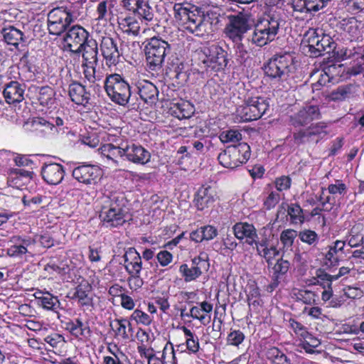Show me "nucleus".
Wrapping results in <instances>:
<instances>
[{
  "label": "nucleus",
  "instance_id": "69168bd1",
  "mask_svg": "<svg viewBox=\"0 0 364 364\" xmlns=\"http://www.w3.org/2000/svg\"><path fill=\"white\" fill-rule=\"evenodd\" d=\"M278 255V250L276 249L275 247L272 246L269 248L268 247L266 249H262L261 255H259L266 259V262H267L268 265H270L272 264L271 259Z\"/></svg>",
  "mask_w": 364,
  "mask_h": 364
},
{
  "label": "nucleus",
  "instance_id": "393cba45",
  "mask_svg": "<svg viewBox=\"0 0 364 364\" xmlns=\"http://www.w3.org/2000/svg\"><path fill=\"white\" fill-rule=\"evenodd\" d=\"M68 92L71 100L77 105H85L90 100V92L78 82H73L69 85Z\"/></svg>",
  "mask_w": 364,
  "mask_h": 364
},
{
  "label": "nucleus",
  "instance_id": "f8f14e48",
  "mask_svg": "<svg viewBox=\"0 0 364 364\" xmlns=\"http://www.w3.org/2000/svg\"><path fill=\"white\" fill-rule=\"evenodd\" d=\"M72 175L80 183L92 185L100 179L102 169L95 165L83 164L75 167Z\"/></svg>",
  "mask_w": 364,
  "mask_h": 364
},
{
  "label": "nucleus",
  "instance_id": "4d7b16f0",
  "mask_svg": "<svg viewBox=\"0 0 364 364\" xmlns=\"http://www.w3.org/2000/svg\"><path fill=\"white\" fill-rule=\"evenodd\" d=\"M204 240H210L218 235L217 229L212 225H205L200 228Z\"/></svg>",
  "mask_w": 364,
  "mask_h": 364
},
{
  "label": "nucleus",
  "instance_id": "bf43d9fd",
  "mask_svg": "<svg viewBox=\"0 0 364 364\" xmlns=\"http://www.w3.org/2000/svg\"><path fill=\"white\" fill-rule=\"evenodd\" d=\"M347 187L346 184L340 181H336L335 184H330L328 187V193L331 194H344L346 192Z\"/></svg>",
  "mask_w": 364,
  "mask_h": 364
},
{
  "label": "nucleus",
  "instance_id": "c85d7f7f",
  "mask_svg": "<svg viewBox=\"0 0 364 364\" xmlns=\"http://www.w3.org/2000/svg\"><path fill=\"white\" fill-rule=\"evenodd\" d=\"M264 29L265 28H259V26L255 24L254 31L248 37L247 40L259 47L264 46L274 41V39H272V36H267V35L269 36V33L265 31Z\"/></svg>",
  "mask_w": 364,
  "mask_h": 364
},
{
  "label": "nucleus",
  "instance_id": "a211bd4d",
  "mask_svg": "<svg viewBox=\"0 0 364 364\" xmlns=\"http://www.w3.org/2000/svg\"><path fill=\"white\" fill-rule=\"evenodd\" d=\"M233 233L239 240H245V243L254 246L257 243L258 235L257 230L252 224L248 223H237L232 227Z\"/></svg>",
  "mask_w": 364,
  "mask_h": 364
},
{
  "label": "nucleus",
  "instance_id": "f3484780",
  "mask_svg": "<svg viewBox=\"0 0 364 364\" xmlns=\"http://www.w3.org/2000/svg\"><path fill=\"white\" fill-rule=\"evenodd\" d=\"M41 173L43 179L49 185L60 183L65 176L63 166L58 163L44 164Z\"/></svg>",
  "mask_w": 364,
  "mask_h": 364
},
{
  "label": "nucleus",
  "instance_id": "ea45409f",
  "mask_svg": "<svg viewBox=\"0 0 364 364\" xmlns=\"http://www.w3.org/2000/svg\"><path fill=\"white\" fill-rule=\"evenodd\" d=\"M219 138L223 143L237 142L242 139V134L237 130L230 129L221 132Z\"/></svg>",
  "mask_w": 364,
  "mask_h": 364
},
{
  "label": "nucleus",
  "instance_id": "1a4fd4ad",
  "mask_svg": "<svg viewBox=\"0 0 364 364\" xmlns=\"http://www.w3.org/2000/svg\"><path fill=\"white\" fill-rule=\"evenodd\" d=\"M336 43L333 38L323 32L316 29L308 39L309 52L311 57H319L325 53L330 54L336 48Z\"/></svg>",
  "mask_w": 364,
  "mask_h": 364
},
{
  "label": "nucleus",
  "instance_id": "052dcab7",
  "mask_svg": "<svg viewBox=\"0 0 364 364\" xmlns=\"http://www.w3.org/2000/svg\"><path fill=\"white\" fill-rule=\"evenodd\" d=\"M124 262H141L140 255L134 247H129L124 255Z\"/></svg>",
  "mask_w": 364,
  "mask_h": 364
},
{
  "label": "nucleus",
  "instance_id": "a19ab883",
  "mask_svg": "<svg viewBox=\"0 0 364 364\" xmlns=\"http://www.w3.org/2000/svg\"><path fill=\"white\" fill-rule=\"evenodd\" d=\"M351 85L338 87L336 90L332 92L331 98L334 101H342L349 98L351 95Z\"/></svg>",
  "mask_w": 364,
  "mask_h": 364
},
{
  "label": "nucleus",
  "instance_id": "20e7f679",
  "mask_svg": "<svg viewBox=\"0 0 364 364\" xmlns=\"http://www.w3.org/2000/svg\"><path fill=\"white\" fill-rule=\"evenodd\" d=\"M105 90L111 100L121 106H126L132 99L131 87L119 74H112L105 81Z\"/></svg>",
  "mask_w": 364,
  "mask_h": 364
},
{
  "label": "nucleus",
  "instance_id": "72a5a7b5",
  "mask_svg": "<svg viewBox=\"0 0 364 364\" xmlns=\"http://www.w3.org/2000/svg\"><path fill=\"white\" fill-rule=\"evenodd\" d=\"M119 24L125 28V33H132L134 36H137L139 33V23L134 17L127 16L122 19V22Z\"/></svg>",
  "mask_w": 364,
  "mask_h": 364
},
{
  "label": "nucleus",
  "instance_id": "864d4df0",
  "mask_svg": "<svg viewBox=\"0 0 364 364\" xmlns=\"http://www.w3.org/2000/svg\"><path fill=\"white\" fill-rule=\"evenodd\" d=\"M16 243L11 245L7 250L8 255L11 257H21L23 255L28 252V249L25 248L23 245L16 242Z\"/></svg>",
  "mask_w": 364,
  "mask_h": 364
},
{
  "label": "nucleus",
  "instance_id": "cd10ccee",
  "mask_svg": "<svg viewBox=\"0 0 364 364\" xmlns=\"http://www.w3.org/2000/svg\"><path fill=\"white\" fill-rule=\"evenodd\" d=\"M34 92L41 105L48 107L54 103L55 91L52 87L49 86L36 87Z\"/></svg>",
  "mask_w": 364,
  "mask_h": 364
},
{
  "label": "nucleus",
  "instance_id": "0eeeda50",
  "mask_svg": "<svg viewBox=\"0 0 364 364\" xmlns=\"http://www.w3.org/2000/svg\"><path fill=\"white\" fill-rule=\"evenodd\" d=\"M250 157V147L246 143L230 146L223 150L218 156L219 163L228 168H235L247 161Z\"/></svg>",
  "mask_w": 364,
  "mask_h": 364
},
{
  "label": "nucleus",
  "instance_id": "bb28decb",
  "mask_svg": "<svg viewBox=\"0 0 364 364\" xmlns=\"http://www.w3.org/2000/svg\"><path fill=\"white\" fill-rule=\"evenodd\" d=\"M91 289L92 287L88 283L79 284L76 287L75 291L71 298L73 299H77L81 306L87 307L92 306V298L89 296Z\"/></svg>",
  "mask_w": 364,
  "mask_h": 364
},
{
  "label": "nucleus",
  "instance_id": "423d86ee",
  "mask_svg": "<svg viewBox=\"0 0 364 364\" xmlns=\"http://www.w3.org/2000/svg\"><path fill=\"white\" fill-rule=\"evenodd\" d=\"M204 58L199 66L208 72H218L224 70L228 63V53L218 44L204 47L201 50Z\"/></svg>",
  "mask_w": 364,
  "mask_h": 364
},
{
  "label": "nucleus",
  "instance_id": "e433bc0d",
  "mask_svg": "<svg viewBox=\"0 0 364 364\" xmlns=\"http://www.w3.org/2000/svg\"><path fill=\"white\" fill-rule=\"evenodd\" d=\"M326 127V124L324 122H318L308 128L312 139H314L315 143H318L321 139L327 134V132L325 130Z\"/></svg>",
  "mask_w": 364,
  "mask_h": 364
},
{
  "label": "nucleus",
  "instance_id": "c756f323",
  "mask_svg": "<svg viewBox=\"0 0 364 364\" xmlns=\"http://www.w3.org/2000/svg\"><path fill=\"white\" fill-rule=\"evenodd\" d=\"M205 267L204 266L199 267L196 264H192V267H189L188 264H183L180 266L179 271L184 277L185 281L188 282L199 277L203 272L202 268Z\"/></svg>",
  "mask_w": 364,
  "mask_h": 364
},
{
  "label": "nucleus",
  "instance_id": "e2e57ef3",
  "mask_svg": "<svg viewBox=\"0 0 364 364\" xmlns=\"http://www.w3.org/2000/svg\"><path fill=\"white\" fill-rule=\"evenodd\" d=\"M291 178L289 176H282L275 181V186L279 191L287 190L291 186Z\"/></svg>",
  "mask_w": 364,
  "mask_h": 364
},
{
  "label": "nucleus",
  "instance_id": "c03bdc74",
  "mask_svg": "<svg viewBox=\"0 0 364 364\" xmlns=\"http://www.w3.org/2000/svg\"><path fill=\"white\" fill-rule=\"evenodd\" d=\"M131 319L134 320L137 323H141L145 326L150 325L152 321L149 315L139 309H136L132 313Z\"/></svg>",
  "mask_w": 364,
  "mask_h": 364
},
{
  "label": "nucleus",
  "instance_id": "5fc2aeb1",
  "mask_svg": "<svg viewBox=\"0 0 364 364\" xmlns=\"http://www.w3.org/2000/svg\"><path fill=\"white\" fill-rule=\"evenodd\" d=\"M192 264H196V266L200 267H205V268H202L203 271H208L210 267V264L208 262V256L205 252H201L200 255L193 258L192 259Z\"/></svg>",
  "mask_w": 364,
  "mask_h": 364
},
{
  "label": "nucleus",
  "instance_id": "6e6d98bb",
  "mask_svg": "<svg viewBox=\"0 0 364 364\" xmlns=\"http://www.w3.org/2000/svg\"><path fill=\"white\" fill-rule=\"evenodd\" d=\"M299 236L302 242L308 243L309 245H312L318 239V235L316 232L310 230H305L300 232Z\"/></svg>",
  "mask_w": 364,
  "mask_h": 364
},
{
  "label": "nucleus",
  "instance_id": "4be33fe9",
  "mask_svg": "<svg viewBox=\"0 0 364 364\" xmlns=\"http://www.w3.org/2000/svg\"><path fill=\"white\" fill-rule=\"evenodd\" d=\"M4 41L8 45L18 48L19 45H24L26 42V37L24 33L14 26L4 27L1 30Z\"/></svg>",
  "mask_w": 364,
  "mask_h": 364
},
{
  "label": "nucleus",
  "instance_id": "4468645a",
  "mask_svg": "<svg viewBox=\"0 0 364 364\" xmlns=\"http://www.w3.org/2000/svg\"><path fill=\"white\" fill-rule=\"evenodd\" d=\"M92 38L90 33L81 26L75 25L67 31L64 36V41L70 50L73 47L82 48V46Z\"/></svg>",
  "mask_w": 364,
  "mask_h": 364
},
{
  "label": "nucleus",
  "instance_id": "37998d69",
  "mask_svg": "<svg viewBox=\"0 0 364 364\" xmlns=\"http://www.w3.org/2000/svg\"><path fill=\"white\" fill-rule=\"evenodd\" d=\"M126 322L125 319H115L110 323V326L115 331V334L122 336L124 339L129 338L126 331Z\"/></svg>",
  "mask_w": 364,
  "mask_h": 364
},
{
  "label": "nucleus",
  "instance_id": "79ce46f5",
  "mask_svg": "<svg viewBox=\"0 0 364 364\" xmlns=\"http://www.w3.org/2000/svg\"><path fill=\"white\" fill-rule=\"evenodd\" d=\"M136 14H138L139 18H141L147 21H151L154 18L152 9L149 6L147 2H145L143 0L141 4L139 6Z\"/></svg>",
  "mask_w": 364,
  "mask_h": 364
},
{
  "label": "nucleus",
  "instance_id": "8fccbe9b",
  "mask_svg": "<svg viewBox=\"0 0 364 364\" xmlns=\"http://www.w3.org/2000/svg\"><path fill=\"white\" fill-rule=\"evenodd\" d=\"M290 264L287 260L283 259L282 258L278 259L276 264L273 267L274 275H284L285 274L289 269Z\"/></svg>",
  "mask_w": 364,
  "mask_h": 364
},
{
  "label": "nucleus",
  "instance_id": "13d9d810",
  "mask_svg": "<svg viewBox=\"0 0 364 364\" xmlns=\"http://www.w3.org/2000/svg\"><path fill=\"white\" fill-rule=\"evenodd\" d=\"M306 0H294L292 3V8L294 11L299 13H311L313 11L310 10L309 5H307Z\"/></svg>",
  "mask_w": 364,
  "mask_h": 364
},
{
  "label": "nucleus",
  "instance_id": "774afa93",
  "mask_svg": "<svg viewBox=\"0 0 364 364\" xmlns=\"http://www.w3.org/2000/svg\"><path fill=\"white\" fill-rule=\"evenodd\" d=\"M156 257L159 264L165 267L172 261L173 256L168 251L163 250L158 253Z\"/></svg>",
  "mask_w": 364,
  "mask_h": 364
},
{
  "label": "nucleus",
  "instance_id": "7c9ffc66",
  "mask_svg": "<svg viewBox=\"0 0 364 364\" xmlns=\"http://www.w3.org/2000/svg\"><path fill=\"white\" fill-rule=\"evenodd\" d=\"M267 356L273 364H292L291 360L277 348L269 349Z\"/></svg>",
  "mask_w": 364,
  "mask_h": 364
},
{
  "label": "nucleus",
  "instance_id": "6ab92c4d",
  "mask_svg": "<svg viewBox=\"0 0 364 364\" xmlns=\"http://www.w3.org/2000/svg\"><path fill=\"white\" fill-rule=\"evenodd\" d=\"M26 85L18 81H10L6 83L2 91L5 101L8 104L22 102L24 99Z\"/></svg>",
  "mask_w": 364,
  "mask_h": 364
},
{
  "label": "nucleus",
  "instance_id": "a18cd8bd",
  "mask_svg": "<svg viewBox=\"0 0 364 364\" xmlns=\"http://www.w3.org/2000/svg\"><path fill=\"white\" fill-rule=\"evenodd\" d=\"M296 231L292 229H287L282 232L280 235L281 242L285 247H291L296 237Z\"/></svg>",
  "mask_w": 364,
  "mask_h": 364
},
{
  "label": "nucleus",
  "instance_id": "9b49d317",
  "mask_svg": "<svg viewBox=\"0 0 364 364\" xmlns=\"http://www.w3.org/2000/svg\"><path fill=\"white\" fill-rule=\"evenodd\" d=\"M228 22L224 28V34L232 42L242 41L244 35L251 29L249 20L242 15L228 16Z\"/></svg>",
  "mask_w": 364,
  "mask_h": 364
},
{
  "label": "nucleus",
  "instance_id": "680f3d73",
  "mask_svg": "<svg viewBox=\"0 0 364 364\" xmlns=\"http://www.w3.org/2000/svg\"><path fill=\"white\" fill-rule=\"evenodd\" d=\"M140 274H131L128 278L129 286L131 289L136 290L144 284L143 279L140 277Z\"/></svg>",
  "mask_w": 364,
  "mask_h": 364
},
{
  "label": "nucleus",
  "instance_id": "a878e982",
  "mask_svg": "<svg viewBox=\"0 0 364 364\" xmlns=\"http://www.w3.org/2000/svg\"><path fill=\"white\" fill-rule=\"evenodd\" d=\"M137 88L140 97L145 102L152 104L157 100L159 91L151 82L144 80L139 83Z\"/></svg>",
  "mask_w": 364,
  "mask_h": 364
},
{
  "label": "nucleus",
  "instance_id": "39448f33",
  "mask_svg": "<svg viewBox=\"0 0 364 364\" xmlns=\"http://www.w3.org/2000/svg\"><path fill=\"white\" fill-rule=\"evenodd\" d=\"M294 68V58L289 53L274 55L264 65L265 75L277 81L286 80Z\"/></svg>",
  "mask_w": 364,
  "mask_h": 364
},
{
  "label": "nucleus",
  "instance_id": "6e6552de",
  "mask_svg": "<svg viewBox=\"0 0 364 364\" xmlns=\"http://www.w3.org/2000/svg\"><path fill=\"white\" fill-rule=\"evenodd\" d=\"M269 103L263 97H251L237 107L236 112L244 122L259 119L268 109Z\"/></svg>",
  "mask_w": 364,
  "mask_h": 364
},
{
  "label": "nucleus",
  "instance_id": "5701e85b",
  "mask_svg": "<svg viewBox=\"0 0 364 364\" xmlns=\"http://www.w3.org/2000/svg\"><path fill=\"white\" fill-rule=\"evenodd\" d=\"M280 21V16L277 13L269 12L256 24L259 28H266L264 30L269 33V36H272V39H275L279 29ZM267 36L268 37V35Z\"/></svg>",
  "mask_w": 364,
  "mask_h": 364
},
{
  "label": "nucleus",
  "instance_id": "0e129e2a",
  "mask_svg": "<svg viewBox=\"0 0 364 364\" xmlns=\"http://www.w3.org/2000/svg\"><path fill=\"white\" fill-rule=\"evenodd\" d=\"M289 323L291 328L294 330V333L301 337L304 338L306 335H307L308 331L306 328L303 326L301 323L296 321L294 319H289Z\"/></svg>",
  "mask_w": 364,
  "mask_h": 364
},
{
  "label": "nucleus",
  "instance_id": "412c9836",
  "mask_svg": "<svg viewBox=\"0 0 364 364\" xmlns=\"http://www.w3.org/2000/svg\"><path fill=\"white\" fill-rule=\"evenodd\" d=\"M216 199V192L210 186H202L195 196V205L198 210H203L213 206Z\"/></svg>",
  "mask_w": 364,
  "mask_h": 364
},
{
  "label": "nucleus",
  "instance_id": "f257e3e1",
  "mask_svg": "<svg viewBox=\"0 0 364 364\" xmlns=\"http://www.w3.org/2000/svg\"><path fill=\"white\" fill-rule=\"evenodd\" d=\"M127 200L121 193H112L103 197L100 218L107 227L116 228L129 220Z\"/></svg>",
  "mask_w": 364,
  "mask_h": 364
},
{
  "label": "nucleus",
  "instance_id": "aec40b11",
  "mask_svg": "<svg viewBox=\"0 0 364 364\" xmlns=\"http://www.w3.org/2000/svg\"><path fill=\"white\" fill-rule=\"evenodd\" d=\"M98 151L102 156L112 161L115 166L119 165V159L125 160V141H122L117 146L112 144H105Z\"/></svg>",
  "mask_w": 364,
  "mask_h": 364
},
{
  "label": "nucleus",
  "instance_id": "7ed1b4c3",
  "mask_svg": "<svg viewBox=\"0 0 364 364\" xmlns=\"http://www.w3.org/2000/svg\"><path fill=\"white\" fill-rule=\"evenodd\" d=\"M171 50L170 44L161 38L153 37L147 40L144 52L149 70L158 71L162 68L166 56Z\"/></svg>",
  "mask_w": 364,
  "mask_h": 364
},
{
  "label": "nucleus",
  "instance_id": "b1692460",
  "mask_svg": "<svg viewBox=\"0 0 364 364\" xmlns=\"http://www.w3.org/2000/svg\"><path fill=\"white\" fill-rule=\"evenodd\" d=\"M70 51L77 55L82 53L83 63L98 64V46L94 38L89 39L88 42L82 46V48L70 50Z\"/></svg>",
  "mask_w": 364,
  "mask_h": 364
},
{
  "label": "nucleus",
  "instance_id": "603ef678",
  "mask_svg": "<svg viewBox=\"0 0 364 364\" xmlns=\"http://www.w3.org/2000/svg\"><path fill=\"white\" fill-rule=\"evenodd\" d=\"M245 339V335L244 333L239 331V330H235L231 331L228 336V342L232 346H237Z\"/></svg>",
  "mask_w": 364,
  "mask_h": 364
},
{
  "label": "nucleus",
  "instance_id": "dca6fc26",
  "mask_svg": "<svg viewBox=\"0 0 364 364\" xmlns=\"http://www.w3.org/2000/svg\"><path fill=\"white\" fill-rule=\"evenodd\" d=\"M151 154L143 146L125 141V159L138 164H146L150 161Z\"/></svg>",
  "mask_w": 364,
  "mask_h": 364
},
{
  "label": "nucleus",
  "instance_id": "338daca9",
  "mask_svg": "<svg viewBox=\"0 0 364 364\" xmlns=\"http://www.w3.org/2000/svg\"><path fill=\"white\" fill-rule=\"evenodd\" d=\"M335 251L333 252V250H328V252L325 255V261L324 266H326L327 268H331L338 264L339 260L337 257L335 256Z\"/></svg>",
  "mask_w": 364,
  "mask_h": 364
},
{
  "label": "nucleus",
  "instance_id": "9d476101",
  "mask_svg": "<svg viewBox=\"0 0 364 364\" xmlns=\"http://www.w3.org/2000/svg\"><path fill=\"white\" fill-rule=\"evenodd\" d=\"M73 21L72 14L63 7L54 8L48 14V28L50 34L60 36L67 31Z\"/></svg>",
  "mask_w": 364,
  "mask_h": 364
},
{
  "label": "nucleus",
  "instance_id": "f03ea898",
  "mask_svg": "<svg viewBox=\"0 0 364 364\" xmlns=\"http://www.w3.org/2000/svg\"><path fill=\"white\" fill-rule=\"evenodd\" d=\"M174 18L178 24L196 36L202 37L205 33L204 12L198 7L188 8L183 4L173 6Z\"/></svg>",
  "mask_w": 364,
  "mask_h": 364
},
{
  "label": "nucleus",
  "instance_id": "ddd939ff",
  "mask_svg": "<svg viewBox=\"0 0 364 364\" xmlns=\"http://www.w3.org/2000/svg\"><path fill=\"white\" fill-rule=\"evenodd\" d=\"M321 117L319 109L316 105H306L290 117L291 124L296 127H304L313 120Z\"/></svg>",
  "mask_w": 364,
  "mask_h": 364
},
{
  "label": "nucleus",
  "instance_id": "09e8293b",
  "mask_svg": "<svg viewBox=\"0 0 364 364\" xmlns=\"http://www.w3.org/2000/svg\"><path fill=\"white\" fill-rule=\"evenodd\" d=\"M186 315L187 317H192L194 319H198L203 325H206L210 320V316L201 314V309L198 306H193L191 309L189 314Z\"/></svg>",
  "mask_w": 364,
  "mask_h": 364
},
{
  "label": "nucleus",
  "instance_id": "4c0bfd02",
  "mask_svg": "<svg viewBox=\"0 0 364 364\" xmlns=\"http://www.w3.org/2000/svg\"><path fill=\"white\" fill-rule=\"evenodd\" d=\"M233 43L236 60L240 64H242L249 58V54L247 48L243 44L242 41H235Z\"/></svg>",
  "mask_w": 364,
  "mask_h": 364
},
{
  "label": "nucleus",
  "instance_id": "de8ad7c7",
  "mask_svg": "<svg viewBox=\"0 0 364 364\" xmlns=\"http://www.w3.org/2000/svg\"><path fill=\"white\" fill-rule=\"evenodd\" d=\"M33 172L21 168H15L11 171L9 181L14 182L19 178H25L29 181L32 178Z\"/></svg>",
  "mask_w": 364,
  "mask_h": 364
},
{
  "label": "nucleus",
  "instance_id": "c9c22d12",
  "mask_svg": "<svg viewBox=\"0 0 364 364\" xmlns=\"http://www.w3.org/2000/svg\"><path fill=\"white\" fill-rule=\"evenodd\" d=\"M194 107L188 102H182L176 104L175 113L179 119H188L194 112Z\"/></svg>",
  "mask_w": 364,
  "mask_h": 364
},
{
  "label": "nucleus",
  "instance_id": "473e14b6",
  "mask_svg": "<svg viewBox=\"0 0 364 364\" xmlns=\"http://www.w3.org/2000/svg\"><path fill=\"white\" fill-rule=\"evenodd\" d=\"M97 64H95V63H82V67L84 68V75L85 77L87 80L90 83H95L97 81H100L102 78V75L96 71V66Z\"/></svg>",
  "mask_w": 364,
  "mask_h": 364
},
{
  "label": "nucleus",
  "instance_id": "58836bf2",
  "mask_svg": "<svg viewBox=\"0 0 364 364\" xmlns=\"http://www.w3.org/2000/svg\"><path fill=\"white\" fill-rule=\"evenodd\" d=\"M181 329L183 330L185 336L188 337L186 340V346L188 350L194 353H197L199 350V342L198 338L196 337L195 339L193 333L186 326H182Z\"/></svg>",
  "mask_w": 364,
  "mask_h": 364
},
{
  "label": "nucleus",
  "instance_id": "f704fd0d",
  "mask_svg": "<svg viewBox=\"0 0 364 364\" xmlns=\"http://www.w3.org/2000/svg\"><path fill=\"white\" fill-rule=\"evenodd\" d=\"M288 207L287 213L290 216L291 222L294 224L303 223L304 221V216L303 210L298 204L287 205Z\"/></svg>",
  "mask_w": 364,
  "mask_h": 364
},
{
  "label": "nucleus",
  "instance_id": "49530a36",
  "mask_svg": "<svg viewBox=\"0 0 364 364\" xmlns=\"http://www.w3.org/2000/svg\"><path fill=\"white\" fill-rule=\"evenodd\" d=\"M294 143L297 145H300L306 142L314 141V139H312L311 133L308 129L294 133Z\"/></svg>",
  "mask_w": 364,
  "mask_h": 364
},
{
  "label": "nucleus",
  "instance_id": "3c124183",
  "mask_svg": "<svg viewBox=\"0 0 364 364\" xmlns=\"http://www.w3.org/2000/svg\"><path fill=\"white\" fill-rule=\"evenodd\" d=\"M316 296V295L309 290H301L297 294V299L306 304L315 303Z\"/></svg>",
  "mask_w": 364,
  "mask_h": 364
},
{
  "label": "nucleus",
  "instance_id": "2eb2a0df",
  "mask_svg": "<svg viewBox=\"0 0 364 364\" xmlns=\"http://www.w3.org/2000/svg\"><path fill=\"white\" fill-rule=\"evenodd\" d=\"M119 40L109 36H104L100 43V50L105 59L111 64L119 61L122 50L118 46Z\"/></svg>",
  "mask_w": 364,
  "mask_h": 364
},
{
  "label": "nucleus",
  "instance_id": "2f4dec72",
  "mask_svg": "<svg viewBox=\"0 0 364 364\" xmlns=\"http://www.w3.org/2000/svg\"><path fill=\"white\" fill-rule=\"evenodd\" d=\"M36 298L41 301V304L43 309L56 312L60 308V303L58 297L49 293H46L45 295Z\"/></svg>",
  "mask_w": 364,
  "mask_h": 364
}]
</instances>
